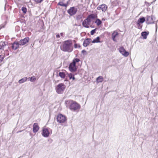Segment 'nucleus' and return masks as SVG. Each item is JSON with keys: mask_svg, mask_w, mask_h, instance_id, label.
<instances>
[{"mask_svg": "<svg viewBox=\"0 0 158 158\" xmlns=\"http://www.w3.org/2000/svg\"><path fill=\"white\" fill-rule=\"evenodd\" d=\"M21 9L23 13L24 14H26V13L27 12V9L26 7L24 6L22 7Z\"/></svg>", "mask_w": 158, "mask_h": 158, "instance_id": "28", "label": "nucleus"}, {"mask_svg": "<svg viewBox=\"0 0 158 158\" xmlns=\"http://www.w3.org/2000/svg\"><path fill=\"white\" fill-rule=\"evenodd\" d=\"M57 5L60 6H64L65 8H66L68 6V4L67 3H64L62 2H60L58 3Z\"/></svg>", "mask_w": 158, "mask_h": 158, "instance_id": "21", "label": "nucleus"}, {"mask_svg": "<svg viewBox=\"0 0 158 158\" xmlns=\"http://www.w3.org/2000/svg\"><path fill=\"white\" fill-rule=\"evenodd\" d=\"M107 9V6L105 4H102L98 6L97 9L98 10H101L102 11L105 12Z\"/></svg>", "mask_w": 158, "mask_h": 158, "instance_id": "11", "label": "nucleus"}, {"mask_svg": "<svg viewBox=\"0 0 158 158\" xmlns=\"http://www.w3.org/2000/svg\"><path fill=\"white\" fill-rule=\"evenodd\" d=\"M19 43L17 42H15L13 43L12 45V48L14 50H16L19 47Z\"/></svg>", "mask_w": 158, "mask_h": 158, "instance_id": "15", "label": "nucleus"}, {"mask_svg": "<svg viewBox=\"0 0 158 158\" xmlns=\"http://www.w3.org/2000/svg\"><path fill=\"white\" fill-rule=\"evenodd\" d=\"M35 80H36V78H35V76H33V77H31L30 78V81L31 82L34 81Z\"/></svg>", "mask_w": 158, "mask_h": 158, "instance_id": "30", "label": "nucleus"}, {"mask_svg": "<svg viewBox=\"0 0 158 158\" xmlns=\"http://www.w3.org/2000/svg\"><path fill=\"white\" fill-rule=\"evenodd\" d=\"M65 88V85L63 83H60L56 87V92L59 94L62 93Z\"/></svg>", "mask_w": 158, "mask_h": 158, "instance_id": "5", "label": "nucleus"}, {"mask_svg": "<svg viewBox=\"0 0 158 158\" xmlns=\"http://www.w3.org/2000/svg\"><path fill=\"white\" fill-rule=\"evenodd\" d=\"M119 33L117 31H114L111 35V38L113 40L114 42H117V40L119 39Z\"/></svg>", "mask_w": 158, "mask_h": 158, "instance_id": "6", "label": "nucleus"}, {"mask_svg": "<svg viewBox=\"0 0 158 158\" xmlns=\"http://www.w3.org/2000/svg\"><path fill=\"white\" fill-rule=\"evenodd\" d=\"M102 20H105V19H102Z\"/></svg>", "mask_w": 158, "mask_h": 158, "instance_id": "37", "label": "nucleus"}, {"mask_svg": "<svg viewBox=\"0 0 158 158\" xmlns=\"http://www.w3.org/2000/svg\"><path fill=\"white\" fill-rule=\"evenodd\" d=\"M77 10V8L74 7H71L67 11L68 13L71 16L75 15Z\"/></svg>", "mask_w": 158, "mask_h": 158, "instance_id": "7", "label": "nucleus"}, {"mask_svg": "<svg viewBox=\"0 0 158 158\" xmlns=\"http://www.w3.org/2000/svg\"><path fill=\"white\" fill-rule=\"evenodd\" d=\"M119 51L125 56H127L129 55V52L126 51L123 47H121L119 48Z\"/></svg>", "mask_w": 158, "mask_h": 158, "instance_id": "9", "label": "nucleus"}, {"mask_svg": "<svg viewBox=\"0 0 158 158\" xmlns=\"http://www.w3.org/2000/svg\"><path fill=\"white\" fill-rule=\"evenodd\" d=\"M60 35L61 36L64 37V34L63 33H61L60 34Z\"/></svg>", "mask_w": 158, "mask_h": 158, "instance_id": "34", "label": "nucleus"}, {"mask_svg": "<svg viewBox=\"0 0 158 158\" xmlns=\"http://www.w3.org/2000/svg\"><path fill=\"white\" fill-rule=\"evenodd\" d=\"M98 17L97 15L95 14H91L89 15L87 18L90 19H94Z\"/></svg>", "mask_w": 158, "mask_h": 158, "instance_id": "18", "label": "nucleus"}, {"mask_svg": "<svg viewBox=\"0 0 158 158\" xmlns=\"http://www.w3.org/2000/svg\"><path fill=\"white\" fill-rule=\"evenodd\" d=\"M50 133L48 129L47 128H43L42 130V135L45 137H48Z\"/></svg>", "mask_w": 158, "mask_h": 158, "instance_id": "10", "label": "nucleus"}, {"mask_svg": "<svg viewBox=\"0 0 158 158\" xmlns=\"http://www.w3.org/2000/svg\"><path fill=\"white\" fill-rule=\"evenodd\" d=\"M74 42H76L75 40H74Z\"/></svg>", "mask_w": 158, "mask_h": 158, "instance_id": "38", "label": "nucleus"}, {"mask_svg": "<svg viewBox=\"0 0 158 158\" xmlns=\"http://www.w3.org/2000/svg\"><path fill=\"white\" fill-rule=\"evenodd\" d=\"M102 20H105V19H102Z\"/></svg>", "mask_w": 158, "mask_h": 158, "instance_id": "36", "label": "nucleus"}, {"mask_svg": "<svg viewBox=\"0 0 158 158\" xmlns=\"http://www.w3.org/2000/svg\"><path fill=\"white\" fill-rule=\"evenodd\" d=\"M29 40V38L28 37H26L23 40H21L19 41V44L21 45H23L28 43Z\"/></svg>", "mask_w": 158, "mask_h": 158, "instance_id": "12", "label": "nucleus"}, {"mask_svg": "<svg viewBox=\"0 0 158 158\" xmlns=\"http://www.w3.org/2000/svg\"><path fill=\"white\" fill-rule=\"evenodd\" d=\"M147 23L148 24H151L153 23L152 18L150 16H147Z\"/></svg>", "mask_w": 158, "mask_h": 158, "instance_id": "19", "label": "nucleus"}, {"mask_svg": "<svg viewBox=\"0 0 158 158\" xmlns=\"http://www.w3.org/2000/svg\"><path fill=\"white\" fill-rule=\"evenodd\" d=\"M95 23L97 25V26H99L102 23V22L99 19H96Z\"/></svg>", "mask_w": 158, "mask_h": 158, "instance_id": "22", "label": "nucleus"}, {"mask_svg": "<svg viewBox=\"0 0 158 158\" xmlns=\"http://www.w3.org/2000/svg\"><path fill=\"white\" fill-rule=\"evenodd\" d=\"M149 34V32L148 31H143L141 33V35L143 39H146L147 38V36Z\"/></svg>", "mask_w": 158, "mask_h": 158, "instance_id": "17", "label": "nucleus"}, {"mask_svg": "<svg viewBox=\"0 0 158 158\" xmlns=\"http://www.w3.org/2000/svg\"><path fill=\"white\" fill-rule=\"evenodd\" d=\"M56 37L57 38H60V36L59 34H57L56 35Z\"/></svg>", "mask_w": 158, "mask_h": 158, "instance_id": "33", "label": "nucleus"}, {"mask_svg": "<svg viewBox=\"0 0 158 158\" xmlns=\"http://www.w3.org/2000/svg\"><path fill=\"white\" fill-rule=\"evenodd\" d=\"M96 29H93L90 31V34L91 35H93L95 32Z\"/></svg>", "mask_w": 158, "mask_h": 158, "instance_id": "32", "label": "nucleus"}, {"mask_svg": "<svg viewBox=\"0 0 158 158\" xmlns=\"http://www.w3.org/2000/svg\"><path fill=\"white\" fill-rule=\"evenodd\" d=\"M100 38L99 37H97L96 39H94L92 41V43H99L100 42Z\"/></svg>", "mask_w": 158, "mask_h": 158, "instance_id": "26", "label": "nucleus"}, {"mask_svg": "<svg viewBox=\"0 0 158 158\" xmlns=\"http://www.w3.org/2000/svg\"><path fill=\"white\" fill-rule=\"evenodd\" d=\"M91 41V39L90 38H87L85 40L83 43V46L85 47L87 46L89 44Z\"/></svg>", "mask_w": 158, "mask_h": 158, "instance_id": "14", "label": "nucleus"}, {"mask_svg": "<svg viewBox=\"0 0 158 158\" xmlns=\"http://www.w3.org/2000/svg\"><path fill=\"white\" fill-rule=\"evenodd\" d=\"M145 21V19L144 17L140 18L137 21V24L139 26H140V23H143Z\"/></svg>", "mask_w": 158, "mask_h": 158, "instance_id": "16", "label": "nucleus"}, {"mask_svg": "<svg viewBox=\"0 0 158 158\" xmlns=\"http://www.w3.org/2000/svg\"><path fill=\"white\" fill-rule=\"evenodd\" d=\"M6 45L5 42H3L0 43V49L4 48V47Z\"/></svg>", "mask_w": 158, "mask_h": 158, "instance_id": "27", "label": "nucleus"}, {"mask_svg": "<svg viewBox=\"0 0 158 158\" xmlns=\"http://www.w3.org/2000/svg\"><path fill=\"white\" fill-rule=\"evenodd\" d=\"M33 131L34 133L37 132L39 129L40 127L37 123H35L33 125Z\"/></svg>", "mask_w": 158, "mask_h": 158, "instance_id": "13", "label": "nucleus"}, {"mask_svg": "<svg viewBox=\"0 0 158 158\" xmlns=\"http://www.w3.org/2000/svg\"><path fill=\"white\" fill-rule=\"evenodd\" d=\"M59 75L62 78L64 79L65 77L66 74L64 72H60L59 73Z\"/></svg>", "mask_w": 158, "mask_h": 158, "instance_id": "24", "label": "nucleus"}, {"mask_svg": "<svg viewBox=\"0 0 158 158\" xmlns=\"http://www.w3.org/2000/svg\"><path fill=\"white\" fill-rule=\"evenodd\" d=\"M142 26H140V28H142Z\"/></svg>", "mask_w": 158, "mask_h": 158, "instance_id": "35", "label": "nucleus"}, {"mask_svg": "<svg viewBox=\"0 0 158 158\" xmlns=\"http://www.w3.org/2000/svg\"><path fill=\"white\" fill-rule=\"evenodd\" d=\"M103 80V78L102 77L100 76L96 79V81L98 83L102 82Z\"/></svg>", "mask_w": 158, "mask_h": 158, "instance_id": "25", "label": "nucleus"}, {"mask_svg": "<svg viewBox=\"0 0 158 158\" xmlns=\"http://www.w3.org/2000/svg\"><path fill=\"white\" fill-rule=\"evenodd\" d=\"M91 22V20L87 18L83 22L82 25L86 28H89V25H90Z\"/></svg>", "mask_w": 158, "mask_h": 158, "instance_id": "8", "label": "nucleus"}, {"mask_svg": "<svg viewBox=\"0 0 158 158\" xmlns=\"http://www.w3.org/2000/svg\"><path fill=\"white\" fill-rule=\"evenodd\" d=\"M68 75L69 77V80L72 79L73 81H74L75 80L74 74L72 73H69L68 74Z\"/></svg>", "mask_w": 158, "mask_h": 158, "instance_id": "20", "label": "nucleus"}, {"mask_svg": "<svg viewBox=\"0 0 158 158\" xmlns=\"http://www.w3.org/2000/svg\"><path fill=\"white\" fill-rule=\"evenodd\" d=\"M65 102L66 104H67L68 103L70 104L69 108L72 110L73 111L79 110L80 109V105L76 102L72 100L66 101Z\"/></svg>", "mask_w": 158, "mask_h": 158, "instance_id": "2", "label": "nucleus"}, {"mask_svg": "<svg viewBox=\"0 0 158 158\" xmlns=\"http://www.w3.org/2000/svg\"><path fill=\"white\" fill-rule=\"evenodd\" d=\"M74 48H80L81 47V45L79 44H77L76 43L74 44Z\"/></svg>", "mask_w": 158, "mask_h": 158, "instance_id": "31", "label": "nucleus"}, {"mask_svg": "<svg viewBox=\"0 0 158 158\" xmlns=\"http://www.w3.org/2000/svg\"><path fill=\"white\" fill-rule=\"evenodd\" d=\"M27 79V77H25L19 80L18 82L19 84H21L26 81Z\"/></svg>", "mask_w": 158, "mask_h": 158, "instance_id": "23", "label": "nucleus"}, {"mask_svg": "<svg viewBox=\"0 0 158 158\" xmlns=\"http://www.w3.org/2000/svg\"><path fill=\"white\" fill-rule=\"evenodd\" d=\"M80 60L78 58H74L71 63L69 67V70L71 72H75L77 70V67L76 65L80 61Z\"/></svg>", "mask_w": 158, "mask_h": 158, "instance_id": "3", "label": "nucleus"}, {"mask_svg": "<svg viewBox=\"0 0 158 158\" xmlns=\"http://www.w3.org/2000/svg\"><path fill=\"white\" fill-rule=\"evenodd\" d=\"M5 57V56L4 55L2 54L0 55V63L2 62Z\"/></svg>", "mask_w": 158, "mask_h": 158, "instance_id": "29", "label": "nucleus"}, {"mask_svg": "<svg viewBox=\"0 0 158 158\" xmlns=\"http://www.w3.org/2000/svg\"><path fill=\"white\" fill-rule=\"evenodd\" d=\"M67 117L62 114H58L56 116V120L57 122L60 124L65 123L67 121Z\"/></svg>", "mask_w": 158, "mask_h": 158, "instance_id": "4", "label": "nucleus"}, {"mask_svg": "<svg viewBox=\"0 0 158 158\" xmlns=\"http://www.w3.org/2000/svg\"><path fill=\"white\" fill-rule=\"evenodd\" d=\"M60 49L64 52H71L73 50V43L71 40L64 41L60 47Z\"/></svg>", "mask_w": 158, "mask_h": 158, "instance_id": "1", "label": "nucleus"}]
</instances>
